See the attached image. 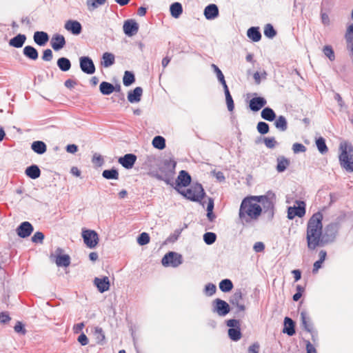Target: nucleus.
<instances>
[{
	"instance_id": "8fccbe9b",
	"label": "nucleus",
	"mask_w": 353,
	"mask_h": 353,
	"mask_svg": "<svg viewBox=\"0 0 353 353\" xmlns=\"http://www.w3.org/2000/svg\"><path fill=\"white\" fill-rule=\"evenodd\" d=\"M243 299V294L241 290H238L234 292V294L230 298V303L235 306L236 305H238L241 303V301Z\"/></svg>"
},
{
	"instance_id": "5fc2aeb1",
	"label": "nucleus",
	"mask_w": 353,
	"mask_h": 353,
	"mask_svg": "<svg viewBox=\"0 0 353 353\" xmlns=\"http://www.w3.org/2000/svg\"><path fill=\"white\" fill-rule=\"evenodd\" d=\"M150 236L146 232H142L137 238V243L140 245H145L150 242Z\"/></svg>"
},
{
	"instance_id": "39448f33",
	"label": "nucleus",
	"mask_w": 353,
	"mask_h": 353,
	"mask_svg": "<svg viewBox=\"0 0 353 353\" xmlns=\"http://www.w3.org/2000/svg\"><path fill=\"white\" fill-rule=\"evenodd\" d=\"M178 191L181 195L192 201L200 202L205 196L202 185L199 183L193 184L186 190Z\"/></svg>"
},
{
	"instance_id": "4c0bfd02",
	"label": "nucleus",
	"mask_w": 353,
	"mask_h": 353,
	"mask_svg": "<svg viewBox=\"0 0 353 353\" xmlns=\"http://www.w3.org/2000/svg\"><path fill=\"white\" fill-rule=\"evenodd\" d=\"M276 170L279 172H284L290 165V160L283 156L277 158Z\"/></svg>"
},
{
	"instance_id": "e2e57ef3",
	"label": "nucleus",
	"mask_w": 353,
	"mask_h": 353,
	"mask_svg": "<svg viewBox=\"0 0 353 353\" xmlns=\"http://www.w3.org/2000/svg\"><path fill=\"white\" fill-rule=\"evenodd\" d=\"M292 150L295 154L305 152L306 151V147L302 143H295L292 145Z\"/></svg>"
},
{
	"instance_id": "9b49d317",
	"label": "nucleus",
	"mask_w": 353,
	"mask_h": 353,
	"mask_svg": "<svg viewBox=\"0 0 353 353\" xmlns=\"http://www.w3.org/2000/svg\"><path fill=\"white\" fill-rule=\"evenodd\" d=\"M297 206L289 207L288 209V218L290 220L295 216L303 217L305 214V203L303 201H296Z\"/></svg>"
},
{
	"instance_id": "ddd939ff",
	"label": "nucleus",
	"mask_w": 353,
	"mask_h": 353,
	"mask_svg": "<svg viewBox=\"0 0 353 353\" xmlns=\"http://www.w3.org/2000/svg\"><path fill=\"white\" fill-rule=\"evenodd\" d=\"M123 28L127 36L132 37L138 32L139 24L134 19H128L124 22Z\"/></svg>"
},
{
	"instance_id": "7c9ffc66",
	"label": "nucleus",
	"mask_w": 353,
	"mask_h": 353,
	"mask_svg": "<svg viewBox=\"0 0 353 353\" xmlns=\"http://www.w3.org/2000/svg\"><path fill=\"white\" fill-rule=\"evenodd\" d=\"M261 117L268 121H273L276 118L275 112L270 107H265L262 110Z\"/></svg>"
},
{
	"instance_id": "e433bc0d",
	"label": "nucleus",
	"mask_w": 353,
	"mask_h": 353,
	"mask_svg": "<svg viewBox=\"0 0 353 353\" xmlns=\"http://www.w3.org/2000/svg\"><path fill=\"white\" fill-rule=\"evenodd\" d=\"M114 86L109 82L102 81L100 83L99 90L101 93L103 95H109L111 93H112L114 91Z\"/></svg>"
},
{
	"instance_id": "7ed1b4c3",
	"label": "nucleus",
	"mask_w": 353,
	"mask_h": 353,
	"mask_svg": "<svg viewBox=\"0 0 353 353\" xmlns=\"http://www.w3.org/2000/svg\"><path fill=\"white\" fill-rule=\"evenodd\" d=\"M176 163L174 160L165 159L159 170L152 173V176L158 180L163 181L167 184H171V181L175 174Z\"/></svg>"
},
{
	"instance_id": "c03bdc74",
	"label": "nucleus",
	"mask_w": 353,
	"mask_h": 353,
	"mask_svg": "<svg viewBox=\"0 0 353 353\" xmlns=\"http://www.w3.org/2000/svg\"><path fill=\"white\" fill-rule=\"evenodd\" d=\"M219 288L223 292H228L233 288V283L228 279H223L219 283Z\"/></svg>"
},
{
	"instance_id": "a878e982",
	"label": "nucleus",
	"mask_w": 353,
	"mask_h": 353,
	"mask_svg": "<svg viewBox=\"0 0 353 353\" xmlns=\"http://www.w3.org/2000/svg\"><path fill=\"white\" fill-rule=\"evenodd\" d=\"M283 332L290 336L295 334V323L292 319L289 317L285 318Z\"/></svg>"
},
{
	"instance_id": "5701e85b",
	"label": "nucleus",
	"mask_w": 353,
	"mask_h": 353,
	"mask_svg": "<svg viewBox=\"0 0 353 353\" xmlns=\"http://www.w3.org/2000/svg\"><path fill=\"white\" fill-rule=\"evenodd\" d=\"M34 41L40 46H43L49 40V36L47 32L43 31H37L34 33Z\"/></svg>"
},
{
	"instance_id": "4d7b16f0",
	"label": "nucleus",
	"mask_w": 353,
	"mask_h": 353,
	"mask_svg": "<svg viewBox=\"0 0 353 353\" xmlns=\"http://www.w3.org/2000/svg\"><path fill=\"white\" fill-rule=\"evenodd\" d=\"M333 4L330 0H323L321 4V12H329L332 8Z\"/></svg>"
},
{
	"instance_id": "473e14b6",
	"label": "nucleus",
	"mask_w": 353,
	"mask_h": 353,
	"mask_svg": "<svg viewBox=\"0 0 353 353\" xmlns=\"http://www.w3.org/2000/svg\"><path fill=\"white\" fill-rule=\"evenodd\" d=\"M115 62V57L111 52H104L102 55L101 65L104 68H109Z\"/></svg>"
},
{
	"instance_id": "a19ab883",
	"label": "nucleus",
	"mask_w": 353,
	"mask_h": 353,
	"mask_svg": "<svg viewBox=\"0 0 353 353\" xmlns=\"http://www.w3.org/2000/svg\"><path fill=\"white\" fill-rule=\"evenodd\" d=\"M228 332L230 339L233 341H238L242 336L240 327L229 328Z\"/></svg>"
},
{
	"instance_id": "37998d69",
	"label": "nucleus",
	"mask_w": 353,
	"mask_h": 353,
	"mask_svg": "<svg viewBox=\"0 0 353 353\" xmlns=\"http://www.w3.org/2000/svg\"><path fill=\"white\" fill-rule=\"evenodd\" d=\"M154 148L163 150L165 148V139L161 136H156L152 140Z\"/></svg>"
},
{
	"instance_id": "20e7f679",
	"label": "nucleus",
	"mask_w": 353,
	"mask_h": 353,
	"mask_svg": "<svg viewBox=\"0 0 353 353\" xmlns=\"http://www.w3.org/2000/svg\"><path fill=\"white\" fill-rule=\"evenodd\" d=\"M341 152L339 155V161L342 168L347 172H353V147L351 144L343 142L340 144Z\"/></svg>"
},
{
	"instance_id": "ea45409f",
	"label": "nucleus",
	"mask_w": 353,
	"mask_h": 353,
	"mask_svg": "<svg viewBox=\"0 0 353 353\" xmlns=\"http://www.w3.org/2000/svg\"><path fill=\"white\" fill-rule=\"evenodd\" d=\"M107 0H86V6L89 11H93L99 6H103Z\"/></svg>"
},
{
	"instance_id": "49530a36",
	"label": "nucleus",
	"mask_w": 353,
	"mask_h": 353,
	"mask_svg": "<svg viewBox=\"0 0 353 353\" xmlns=\"http://www.w3.org/2000/svg\"><path fill=\"white\" fill-rule=\"evenodd\" d=\"M135 81L134 74L130 71H125L123 78V83L125 86H129Z\"/></svg>"
},
{
	"instance_id": "774afa93",
	"label": "nucleus",
	"mask_w": 353,
	"mask_h": 353,
	"mask_svg": "<svg viewBox=\"0 0 353 353\" xmlns=\"http://www.w3.org/2000/svg\"><path fill=\"white\" fill-rule=\"evenodd\" d=\"M321 23L324 25V26H329L330 24V17L327 14V12H321Z\"/></svg>"
},
{
	"instance_id": "aec40b11",
	"label": "nucleus",
	"mask_w": 353,
	"mask_h": 353,
	"mask_svg": "<svg viewBox=\"0 0 353 353\" xmlns=\"http://www.w3.org/2000/svg\"><path fill=\"white\" fill-rule=\"evenodd\" d=\"M267 103V101L265 98L261 97H256L252 98L250 101L249 107L253 112H257L264 107Z\"/></svg>"
},
{
	"instance_id": "0eeeda50",
	"label": "nucleus",
	"mask_w": 353,
	"mask_h": 353,
	"mask_svg": "<svg viewBox=\"0 0 353 353\" xmlns=\"http://www.w3.org/2000/svg\"><path fill=\"white\" fill-rule=\"evenodd\" d=\"M162 265L165 267L171 266L176 268L183 263V258L181 254L174 252H169L162 259Z\"/></svg>"
},
{
	"instance_id": "79ce46f5",
	"label": "nucleus",
	"mask_w": 353,
	"mask_h": 353,
	"mask_svg": "<svg viewBox=\"0 0 353 353\" xmlns=\"http://www.w3.org/2000/svg\"><path fill=\"white\" fill-rule=\"evenodd\" d=\"M119 176L118 170L114 168L105 170L102 172V176L106 179L117 180L119 179Z\"/></svg>"
},
{
	"instance_id": "f3484780",
	"label": "nucleus",
	"mask_w": 353,
	"mask_h": 353,
	"mask_svg": "<svg viewBox=\"0 0 353 353\" xmlns=\"http://www.w3.org/2000/svg\"><path fill=\"white\" fill-rule=\"evenodd\" d=\"M137 161V156L134 154H126L121 157L118 161L125 169L132 168Z\"/></svg>"
},
{
	"instance_id": "4468645a",
	"label": "nucleus",
	"mask_w": 353,
	"mask_h": 353,
	"mask_svg": "<svg viewBox=\"0 0 353 353\" xmlns=\"http://www.w3.org/2000/svg\"><path fill=\"white\" fill-rule=\"evenodd\" d=\"M63 252L61 248L56 249V264L59 267H68L70 264V257L68 254H62Z\"/></svg>"
},
{
	"instance_id": "c756f323",
	"label": "nucleus",
	"mask_w": 353,
	"mask_h": 353,
	"mask_svg": "<svg viewBox=\"0 0 353 353\" xmlns=\"http://www.w3.org/2000/svg\"><path fill=\"white\" fill-rule=\"evenodd\" d=\"M26 174L32 179H36L41 175V170L38 165H31L28 166L25 171Z\"/></svg>"
},
{
	"instance_id": "bb28decb",
	"label": "nucleus",
	"mask_w": 353,
	"mask_h": 353,
	"mask_svg": "<svg viewBox=\"0 0 353 353\" xmlns=\"http://www.w3.org/2000/svg\"><path fill=\"white\" fill-rule=\"evenodd\" d=\"M26 40V36L23 34H18L9 41V45L16 48H21Z\"/></svg>"
},
{
	"instance_id": "680f3d73",
	"label": "nucleus",
	"mask_w": 353,
	"mask_h": 353,
	"mask_svg": "<svg viewBox=\"0 0 353 353\" xmlns=\"http://www.w3.org/2000/svg\"><path fill=\"white\" fill-rule=\"evenodd\" d=\"M225 101H226L228 109L230 112H232L234 109V104L233 99H232L230 93L225 94Z\"/></svg>"
},
{
	"instance_id": "3c124183",
	"label": "nucleus",
	"mask_w": 353,
	"mask_h": 353,
	"mask_svg": "<svg viewBox=\"0 0 353 353\" xmlns=\"http://www.w3.org/2000/svg\"><path fill=\"white\" fill-rule=\"evenodd\" d=\"M257 131L261 134L268 133L270 130L269 125L264 121H259L256 125Z\"/></svg>"
},
{
	"instance_id": "1a4fd4ad",
	"label": "nucleus",
	"mask_w": 353,
	"mask_h": 353,
	"mask_svg": "<svg viewBox=\"0 0 353 353\" xmlns=\"http://www.w3.org/2000/svg\"><path fill=\"white\" fill-rule=\"evenodd\" d=\"M230 311L229 304L220 299H216L212 301V312L220 316H225Z\"/></svg>"
},
{
	"instance_id": "c9c22d12",
	"label": "nucleus",
	"mask_w": 353,
	"mask_h": 353,
	"mask_svg": "<svg viewBox=\"0 0 353 353\" xmlns=\"http://www.w3.org/2000/svg\"><path fill=\"white\" fill-rule=\"evenodd\" d=\"M274 125L281 132H285L288 129V122L286 118L280 115L275 119Z\"/></svg>"
},
{
	"instance_id": "f03ea898",
	"label": "nucleus",
	"mask_w": 353,
	"mask_h": 353,
	"mask_svg": "<svg viewBox=\"0 0 353 353\" xmlns=\"http://www.w3.org/2000/svg\"><path fill=\"white\" fill-rule=\"evenodd\" d=\"M262 213L260 204L250 203L248 199H243L239 210V221L243 227L254 226Z\"/></svg>"
},
{
	"instance_id": "f257e3e1",
	"label": "nucleus",
	"mask_w": 353,
	"mask_h": 353,
	"mask_svg": "<svg viewBox=\"0 0 353 353\" xmlns=\"http://www.w3.org/2000/svg\"><path fill=\"white\" fill-rule=\"evenodd\" d=\"M323 214L321 212L314 214L307 224L306 239L307 248L310 250L323 246L322 238Z\"/></svg>"
},
{
	"instance_id": "2f4dec72",
	"label": "nucleus",
	"mask_w": 353,
	"mask_h": 353,
	"mask_svg": "<svg viewBox=\"0 0 353 353\" xmlns=\"http://www.w3.org/2000/svg\"><path fill=\"white\" fill-rule=\"evenodd\" d=\"M31 149L38 154H43L46 152L47 146L43 141H35L32 142Z\"/></svg>"
},
{
	"instance_id": "09e8293b",
	"label": "nucleus",
	"mask_w": 353,
	"mask_h": 353,
	"mask_svg": "<svg viewBox=\"0 0 353 353\" xmlns=\"http://www.w3.org/2000/svg\"><path fill=\"white\" fill-rule=\"evenodd\" d=\"M216 239V235L214 232H208L203 234V241L207 245L213 244Z\"/></svg>"
},
{
	"instance_id": "9d476101",
	"label": "nucleus",
	"mask_w": 353,
	"mask_h": 353,
	"mask_svg": "<svg viewBox=\"0 0 353 353\" xmlns=\"http://www.w3.org/2000/svg\"><path fill=\"white\" fill-rule=\"evenodd\" d=\"M84 243L89 248H94L99 242V235L94 230H84L82 232Z\"/></svg>"
},
{
	"instance_id": "052dcab7",
	"label": "nucleus",
	"mask_w": 353,
	"mask_h": 353,
	"mask_svg": "<svg viewBox=\"0 0 353 353\" xmlns=\"http://www.w3.org/2000/svg\"><path fill=\"white\" fill-rule=\"evenodd\" d=\"M14 332L21 335L26 334V330L24 325L21 321H17L14 327Z\"/></svg>"
},
{
	"instance_id": "58836bf2",
	"label": "nucleus",
	"mask_w": 353,
	"mask_h": 353,
	"mask_svg": "<svg viewBox=\"0 0 353 353\" xmlns=\"http://www.w3.org/2000/svg\"><path fill=\"white\" fill-rule=\"evenodd\" d=\"M57 64L59 68L63 72H67L71 68V62L70 59L66 57L58 59Z\"/></svg>"
},
{
	"instance_id": "a18cd8bd",
	"label": "nucleus",
	"mask_w": 353,
	"mask_h": 353,
	"mask_svg": "<svg viewBox=\"0 0 353 353\" xmlns=\"http://www.w3.org/2000/svg\"><path fill=\"white\" fill-rule=\"evenodd\" d=\"M316 145L319 152L324 154L327 152L328 148L325 143V140L323 137H319L316 141Z\"/></svg>"
},
{
	"instance_id": "72a5a7b5",
	"label": "nucleus",
	"mask_w": 353,
	"mask_h": 353,
	"mask_svg": "<svg viewBox=\"0 0 353 353\" xmlns=\"http://www.w3.org/2000/svg\"><path fill=\"white\" fill-rule=\"evenodd\" d=\"M170 11L171 16L175 19H178L183 12V7L181 3L174 2L170 5Z\"/></svg>"
},
{
	"instance_id": "2eb2a0df",
	"label": "nucleus",
	"mask_w": 353,
	"mask_h": 353,
	"mask_svg": "<svg viewBox=\"0 0 353 353\" xmlns=\"http://www.w3.org/2000/svg\"><path fill=\"white\" fill-rule=\"evenodd\" d=\"M33 230V226L30 222L24 221L17 228V233L21 238H26L31 234Z\"/></svg>"
},
{
	"instance_id": "f704fd0d",
	"label": "nucleus",
	"mask_w": 353,
	"mask_h": 353,
	"mask_svg": "<svg viewBox=\"0 0 353 353\" xmlns=\"http://www.w3.org/2000/svg\"><path fill=\"white\" fill-rule=\"evenodd\" d=\"M247 35L248 38L254 42H258L261 39V34L258 27H251L248 30Z\"/></svg>"
},
{
	"instance_id": "f8f14e48",
	"label": "nucleus",
	"mask_w": 353,
	"mask_h": 353,
	"mask_svg": "<svg viewBox=\"0 0 353 353\" xmlns=\"http://www.w3.org/2000/svg\"><path fill=\"white\" fill-rule=\"evenodd\" d=\"M79 66L82 72L88 74H92L96 70L94 62L89 57H80Z\"/></svg>"
},
{
	"instance_id": "423d86ee",
	"label": "nucleus",
	"mask_w": 353,
	"mask_h": 353,
	"mask_svg": "<svg viewBox=\"0 0 353 353\" xmlns=\"http://www.w3.org/2000/svg\"><path fill=\"white\" fill-rule=\"evenodd\" d=\"M339 230V225L336 223H331L327 225L324 231H322L323 245L334 241Z\"/></svg>"
},
{
	"instance_id": "4be33fe9",
	"label": "nucleus",
	"mask_w": 353,
	"mask_h": 353,
	"mask_svg": "<svg viewBox=\"0 0 353 353\" xmlns=\"http://www.w3.org/2000/svg\"><path fill=\"white\" fill-rule=\"evenodd\" d=\"M219 15V8L215 4H210L204 9V16L208 20L214 19Z\"/></svg>"
},
{
	"instance_id": "393cba45",
	"label": "nucleus",
	"mask_w": 353,
	"mask_h": 353,
	"mask_svg": "<svg viewBox=\"0 0 353 353\" xmlns=\"http://www.w3.org/2000/svg\"><path fill=\"white\" fill-rule=\"evenodd\" d=\"M301 321L303 327L308 332H312L314 329L313 323H312L310 318L308 316L305 311L301 312Z\"/></svg>"
},
{
	"instance_id": "338daca9",
	"label": "nucleus",
	"mask_w": 353,
	"mask_h": 353,
	"mask_svg": "<svg viewBox=\"0 0 353 353\" xmlns=\"http://www.w3.org/2000/svg\"><path fill=\"white\" fill-rule=\"evenodd\" d=\"M226 325L230 328H235L241 327V323L239 320L237 319H229L226 321Z\"/></svg>"
},
{
	"instance_id": "13d9d810",
	"label": "nucleus",
	"mask_w": 353,
	"mask_h": 353,
	"mask_svg": "<svg viewBox=\"0 0 353 353\" xmlns=\"http://www.w3.org/2000/svg\"><path fill=\"white\" fill-rule=\"evenodd\" d=\"M211 67L213 69L214 73L216 74L218 81L221 83L224 82L225 81L224 75H223V72H221V70L219 68V67L215 64H212Z\"/></svg>"
},
{
	"instance_id": "0e129e2a",
	"label": "nucleus",
	"mask_w": 353,
	"mask_h": 353,
	"mask_svg": "<svg viewBox=\"0 0 353 353\" xmlns=\"http://www.w3.org/2000/svg\"><path fill=\"white\" fill-rule=\"evenodd\" d=\"M44 239V234L41 232H36L32 236V241L35 243H42Z\"/></svg>"
},
{
	"instance_id": "69168bd1",
	"label": "nucleus",
	"mask_w": 353,
	"mask_h": 353,
	"mask_svg": "<svg viewBox=\"0 0 353 353\" xmlns=\"http://www.w3.org/2000/svg\"><path fill=\"white\" fill-rule=\"evenodd\" d=\"M53 59L52 51L50 49H46L43 52L42 59L44 61H51Z\"/></svg>"
},
{
	"instance_id": "6e6d98bb",
	"label": "nucleus",
	"mask_w": 353,
	"mask_h": 353,
	"mask_svg": "<svg viewBox=\"0 0 353 353\" xmlns=\"http://www.w3.org/2000/svg\"><path fill=\"white\" fill-rule=\"evenodd\" d=\"M324 54L330 60L334 61L335 59L334 52L331 46H325L323 49Z\"/></svg>"
},
{
	"instance_id": "6ab92c4d",
	"label": "nucleus",
	"mask_w": 353,
	"mask_h": 353,
	"mask_svg": "<svg viewBox=\"0 0 353 353\" xmlns=\"http://www.w3.org/2000/svg\"><path fill=\"white\" fill-rule=\"evenodd\" d=\"M94 283L101 293H103L110 289V284L108 276H103V278L96 277L94 279Z\"/></svg>"
},
{
	"instance_id": "dca6fc26",
	"label": "nucleus",
	"mask_w": 353,
	"mask_h": 353,
	"mask_svg": "<svg viewBox=\"0 0 353 353\" xmlns=\"http://www.w3.org/2000/svg\"><path fill=\"white\" fill-rule=\"evenodd\" d=\"M65 37L60 34H54L50 41V45L54 51H59L65 46Z\"/></svg>"
},
{
	"instance_id": "de8ad7c7",
	"label": "nucleus",
	"mask_w": 353,
	"mask_h": 353,
	"mask_svg": "<svg viewBox=\"0 0 353 353\" xmlns=\"http://www.w3.org/2000/svg\"><path fill=\"white\" fill-rule=\"evenodd\" d=\"M264 34L266 37L272 39L276 35V31L272 24L268 23L264 28Z\"/></svg>"
},
{
	"instance_id": "c85d7f7f",
	"label": "nucleus",
	"mask_w": 353,
	"mask_h": 353,
	"mask_svg": "<svg viewBox=\"0 0 353 353\" xmlns=\"http://www.w3.org/2000/svg\"><path fill=\"white\" fill-rule=\"evenodd\" d=\"M23 54L26 57L34 61L37 60L39 57L37 50L32 46H25L23 50Z\"/></svg>"
},
{
	"instance_id": "6e6552de",
	"label": "nucleus",
	"mask_w": 353,
	"mask_h": 353,
	"mask_svg": "<svg viewBox=\"0 0 353 353\" xmlns=\"http://www.w3.org/2000/svg\"><path fill=\"white\" fill-rule=\"evenodd\" d=\"M276 199V196L274 193L272 192H268L267 193V196L265 199L261 203L263 208L264 210V213L268 214L269 219H272L274 216V201Z\"/></svg>"
},
{
	"instance_id": "a211bd4d",
	"label": "nucleus",
	"mask_w": 353,
	"mask_h": 353,
	"mask_svg": "<svg viewBox=\"0 0 353 353\" xmlns=\"http://www.w3.org/2000/svg\"><path fill=\"white\" fill-rule=\"evenodd\" d=\"M64 28L74 35H79L82 31L81 24L76 20H68L65 22Z\"/></svg>"
},
{
	"instance_id": "603ef678",
	"label": "nucleus",
	"mask_w": 353,
	"mask_h": 353,
	"mask_svg": "<svg viewBox=\"0 0 353 353\" xmlns=\"http://www.w3.org/2000/svg\"><path fill=\"white\" fill-rule=\"evenodd\" d=\"M216 287L212 283H208L205 285L204 293L208 296H211L216 293Z\"/></svg>"
},
{
	"instance_id": "bf43d9fd",
	"label": "nucleus",
	"mask_w": 353,
	"mask_h": 353,
	"mask_svg": "<svg viewBox=\"0 0 353 353\" xmlns=\"http://www.w3.org/2000/svg\"><path fill=\"white\" fill-rule=\"evenodd\" d=\"M263 142L268 148H274L277 145V142L274 137H265Z\"/></svg>"
},
{
	"instance_id": "864d4df0",
	"label": "nucleus",
	"mask_w": 353,
	"mask_h": 353,
	"mask_svg": "<svg viewBox=\"0 0 353 353\" xmlns=\"http://www.w3.org/2000/svg\"><path fill=\"white\" fill-rule=\"evenodd\" d=\"M267 196V194L265 195H260V196H250L244 198L245 199H248L250 203L259 204L262 203L264 199H265Z\"/></svg>"
},
{
	"instance_id": "cd10ccee",
	"label": "nucleus",
	"mask_w": 353,
	"mask_h": 353,
	"mask_svg": "<svg viewBox=\"0 0 353 353\" xmlns=\"http://www.w3.org/2000/svg\"><path fill=\"white\" fill-rule=\"evenodd\" d=\"M92 333L97 344L103 345L105 343V333L101 327H94Z\"/></svg>"
},
{
	"instance_id": "412c9836",
	"label": "nucleus",
	"mask_w": 353,
	"mask_h": 353,
	"mask_svg": "<svg viewBox=\"0 0 353 353\" xmlns=\"http://www.w3.org/2000/svg\"><path fill=\"white\" fill-rule=\"evenodd\" d=\"M178 186L187 187L191 183V176L185 170H181L176 181Z\"/></svg>"
},
{
	"instance_id": "b1692460",
	"label": "nucleus",
	"mask_w": 353,
	"mask_h": 353,
	"mask_svg": "<svg viewBox=\"0 0 353 353\" xmlns=\"http://www.w3.org/2000/svg\"><path fill=\"white\" fill-rule=\"evenodd\" d=\"M142 94V88L137 87L133 90H131L128 92V100L132 103H138L141 101Z\"/></svg>"
}]
</instances>
